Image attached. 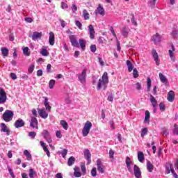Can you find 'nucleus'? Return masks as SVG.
Returning a JSON list of instances; mask_svg holds the SVG:
<instances>
[{
  "instance_id": "f257e3e1",
  "label": "nucleus",
  "mask_w": 178,
  "mask_h": 178,
  "mask_svg": "<svg viewBox=\"0 0 178 178\" xmlns=\"http://www.w3.org/2000/svg\"><path fill=\"white\" fill-rule=\"evenodd\" d=\"M109 83V79L108 76V72H104L102 79H99L97 82V90H101L102 88V84L104 88H106V84Z\"/></svg>"
},
{
  "instance_id": "f03ea898",
  "label": "nucleus",
  "mask_w": 178,
  "mask_h": 178,
  "mask_svg": "<svg viewBox=\"0 0 178 178\" xmlns=\"http://www.w3.org/2000/svg\"><path fill=\"white\" fill-rule=\"evenodd\" d=\"M13 116H15L13 111L6 110L3 114V120H4V122H10L12 119H13Z\"/></svg>"
},
{
  "instance_id": "7ed1b4c3",
  "label": "nucleus",
  "mask_w": 178,
  "mask_h": 178,
  "mask_svg": "<svg viewBox=\"0 0 178 178\" xmlns=\"http://www.w3.org/2000/svg\"><path fill=\"white\" fill-rule=\"evenodd\" d=\"M92 127V123L90 121H87L85 123V125L82 130V134L83 137H87L88 136V134L90 133V130H91V128Z\"/></svg>"
},
{
  "instance_id": "20e7f679",
  "label": "nucleus",
  "mask_w": 178,
  "mask_h": 178,
  "mask_svg": "<svg viewBox=\"0 0 178 178\" xmlns=\"http://www.w3.org/2000/svg\"><path fill=\"white\" fill-rule=\"evenodd\" d=\"M76 76L81 84H84L86 83V79H87V68H84L82 72Z\"/></svg>"
},
{
  "instance_id": "39448f33",
  "label": "nucleus",
  "mask_w": 178,
  "mask_h": 178,
  "mask_svg": "<svg viewBox=\"0 0 178 178\" xmlns=\"http://www.w3.org/2000/svg\"><path fill=\"white\" fill-rule=\"evenodd\" d=\"M69 38L72 47H76V48H80V44H79V42H77L76 36H74V35H71L69 36Z\"/></svg>"
},
{
  "instance_id": "423d86ee",
  "label": "nucleus",
  "mask_w": 178,
  "mask_h": 178,
  "mask_svg": "<svg viewBox=\"0 0 178 178\" xmlns=\"http://www.w3.org/2000/svg\"><path fill=\"white\" fill-rule=\"evenodd\" d=\"M7 99L6 92L3 89H0V104H5Z\"/></svg>"
},
{
  "instance_id": "0eeeda50",
  "label": "nucleus",
  "mask_w": 178,
  "mask_h": 178,
  "mask_svg": "<svg viewBox=\"0 0 178 178\" xmlns=\"http://www.w3.org/2000/svg\"><path fill=\"white\" fill-rule=\"evenodd\" d=\"M95 13L97 15H100L101 16H105V9H104V7L102 5L99 4L98 7L95 11Z\"/></svg>"
},
{
  "instance_id": "6e6552de",
  "label": "nucleus",
  "mask_w": 178,
  "mask_h": 178,
  "mask_svg": "<svg viewBox=\"0 0 178 178\" xmlns=\"http://www.w3.org/2000/svg\"><path fill=\"white\" fill-rule=\"evenodd\" d=\"M30 126L33 127V129H38V120L35 117L31 118Z\"/></svg>"
},
{
  "instance_id": "1a4fd4ad",
  "label": "nucleus",
  "mask_w": 178,
  "mask_h": 178,
  "mask_svg": "<svg viewBox=\"0 0 178 178\" xmlns=\"http://www.w3.org/2000/svg\"><path fill=\"white\" fill-rule=\"evenodd\" d=\"M152 55L154 58V61L156 62V66H159V56L158 55V53L156 52V50H155V49H152Z\"/></svg>"
},
{
  "instance_id": "9d476101",
  "label": "nucleus",
  "mask_w": 178,
  "mask_h": 178,
  "mask_svg": "<svg viewBox=\"0 0 178 178\" xmlns=\"http://www.w3.org/2000/svg\"><path fill=\"white\" fill-rule=\"evenodd\" d=\"M134 173L135 177L141 178V170L140 169V167H138V165H134Z\"/></svg>"
},
{
  "instance_id": "9b49d317",
  "label": "nucleus",
  "mask_w": 178,
  "mask_h": 178,
  "mask_svg": "<svg viewBox=\"0 0 178 178\" xmlns=\"http://www.w3.org/2000/svg\"><path fill=\"white\" fill-rule=\"evenodd\" d=\"M165 172L167 175H170L171 173H175V169H173V164L170 163H166L165 164Z\"/></svg>"
},
{
  "instance_id": "f8f14e48",
  "label": "nucleus",
  "mask_w": 178,
  "mask_h": 178,
  "mask_svg": "<svg viewBox=\"0 0 178 178\" xmlns=\"http://www.w3.org/2000/svg\"><path fill=\"white\" fill-rule=\"evenodd\" d=\"M84 157L88 161L87 165H90L91 163V153L88 149H86L83 152Z\"/></svg>"
},
{
  "instance_id": "ddd939ff",
  "label": "nucleus",
  "mask_w": 178,
  "mask_h": 178,
  "mask_svg": "<svg viewBox=\"0 0 178 178\" xmlns=\"http://www.w3.org/2000/svg\"><path fill=\"white\" fill-rule=\"evenodd\" d=\"M38 112L39 113V116L42 119H47V118H48V113L45 111V108L38 109Z\"/></svg>"
},
{
  "instance_id": "4468645a",
  "label": "nucleus",
  "mask_w": 178,
  "mask_h": 178,
  "mask_svg": "<svg viewBox=\"0 0 178 178\" xmlns=\"http://www.w3.org/2000/svg\"><path fill=\"white\" fill-rule=\"evenodd\" d=\"M41 37H42V32H33L32 35L33 41H35L37 40H41Z\"/></svg>"
},
{
  "instance_id": "2eb2a0df",
  "label": "nucleus",
  "mask_w": 178,
  "mask_h": 178,
  "mask_svg": "<svg viewBox=\"0 0 178 178\" xmlns=\"http://www.w3.org/2000/svg\"><path fill=\"white\" fill-rule=\"evenodd\" d=\"M150 102L153 106L154 111H155L156 108H158V102L152 95H150Z\"/></svg>"
},
{
  "instance_id": "dca6fc26",
  "label": "nucleus",
  "mask_w": 178,
  "mask_h": 178,
  "mask_svg": "<svg viewBox=\"0 0 178 178\" xmlns=\"http://www.w3.org/2000/svg\"><path fill=\"white\" fill-rule=\"evenodd\" d=\"M89 35L90 40H94V38H95V31L94 30V26L92 24L89 25Z\"/></svg>"
},
{
  "instance_id": "f3484780",
  "label": "nucleus",
  "mask_w": 178,
  "mask_h": 178,
  "mask_svg": "<svg viewBox=\"0 0 178 178\" xmlns=\"http://www.w3.org/2000/svg\"><path fill=\"white\" fill-rule=\"evenodd\" d=\"M171 50L168 51L169 55H170V58L171 59V60H172L173 62H175V51H176V48H175V45L174 44H171Z\"/></svg>"
},
{
  "instance_id": "a211bd4d",
  "label": "nucleus",
  "mask_w": 178,
  "mask_h": 178,
  "mask_svg": "<svg viewBox=\"0 0 178 178\" xmlns=\"http://www.w3.org/2000/svg\"><path fill=\"white\" fill-rule=\"evenodd\" d=\"M24 124H25V122L21 118H19L15 122V126L16 129L23 127L24 126Z\"/></svg>"
},
{
  "instance_id": "6ab92c4d",
  "label": "nucleus",
  "mask_w": 178,
  "mask_h": 178,
  "mask_svg": "<svg viewBox=\"0 0 178 178\" xmlns=\"http://www.w3.org/2000/svg\"><path fill=\"white\" fill-rule=\"evenodd\" d=\"M49 43L51 46L55 44V33L54 32L49 33Z\"/></svg>"
},
{
  "instance_id": "aec40b11",
  "label": "nucleus",
  "mask_w": 178,
  "mask_h": 178,
  "mask_svg": "<svg viewBox=\"0 0 178 178\" xmlns=\"http://www.w3.org/2000/svg\"><path fill=\"white\" fill-rule=\"evenodd\" d=\"M125 163L127 165V168H128L129 172H133V170H131V168H130V166L131 165V163H133V161H131V159H130V157L127 156L126 157V160H125Z\"/></svg>"
},
{
  "instance_id": "412c9836",
  "label": "nucleus",
  "mask_w": 178,
  "mask_h": 178,
  "mask_svg": "<svg viewBox=\"0 0 178 178\" xmlns=\"http://www.w3.org/2000/svg\"><path fill=\"white\" fill-rule=\"evenodd\" d=\"M1 131L2 133H6L7 136H9V129L5 123L1 124Z\"/></svg>"
},
{
  "instance_id": "4be33fe9",
  "label": "nucleus",
  "mask_w": 178,
  "mask_h": 178,
  "mask_svg": "<svg viewBox=\"0 0 178 178\" xmlns=\"http://www.w3.org/2000/svg\"><path fill=\"white\" fill-rule=\"evenodd\" d=\"M40 144L41 147H42L44 152H46L47 156H49V157L51 156V153L49 152V150L48 149V147H47V145H45V143H44L43 141H40Z\"/></svg>"
},
{
  "instance_id": "5701e85b",
  "label": "nucleus",
  "mask_w": 178,
  "mask_h": 178,
  "mask_svg": "<svg viewBox=\"0 0 178 178\" xmlns=\"http://www.w3.org/2000/svg\"><path fill=\"white\" fill-rule=\"evenodd\" d=\"M175 91L170 90L168 94V101L169 102H173L175 101Z\"/></svg>"
},
{
  "instance_id": "b1692460",
  "label": "nucleus",
  "mask_w": 178,
  "mask_h": 178,
  "mask_svg": "<svg viewBox=\"0 0 178 178\" xmlns=\"http://www.w3.org/2000/svg\"><path fill=\"white\" fill-rule=\"evenodd\" d=\"M87 44V42L84 39H79V47H81V49L82 51H86V44Z\"/></svg>"
},
{
  "instance_id": "393cba45",
  "label": "nucleus",
  "mask_w": 178,
  "mask_h": 178,
  "mask_svg": "<svg viewBox=\"0 0 178 178\" xmlns=\"http://www.w3.org/2000/svg\"><path fill=\"white\" fill-rule=\"evenodd\" d=\"M127 66L128 67V72L129 73H131V72H133V69L134 68V66H133V63H131V61H130V60H127Z\"/></svg>"
},
{
  "instance_id": "a878e982",
  "label": "nucleus",
  "mask_w": 178,
  "mask_h": 178,
  "mask_svg": "<svg viewBox=\"0 0 178 178\" xmlns=\"http://www.w3.org/2000/svg\"><path fill=\"white\" fill-rule=\"evenodd\" d=\"M152 40L154 41V44L161 42V35L159 33H156L154 35H153Z\"/></svg>"
},
{
  "instance_id": "bb28decb",
  "label": "nucleus",
  "mask_w": 178,
  "mask_h": 178,
  "mask_svg": "<svg viewBox=\"0 0 178 178\" xmlns=\"http://www.w3.org/2000/svg\"><path fill=\"white\" fill-rule=\"evenodd\" d=\"M97 170L101 173H104V168H102V161L101 160H97Z\"/></svg>"
},
{
  "instance_id": "cd10ccee",
  "label": "nucleus",
  "mask_w": 178,
  "mask_h": 178,
  "mask_svg": "<svg viewBox=\"0 0 178 178\" xmlns=\"http://www.w3.org/2000/svg\"><path fill=\"white\" fill-rule=\"evenodd\" d=\"M121 34L124 37H127L129 35V29H127V27L124 26L122 28Z\"/></svg>"
},
{
  "instance_id": "c85d7f7f",
  "label": "nucleus",
  "mask_w": 178,
  "mask_h": 178,
  "mask_svg": "<svg viewBox=\"0 0 178 178\" xmlns=\"http://www.w3.org/2000/svg\"><path fill=\"white\" fill-rule=\"evenodd\" d=\"M159 76L161 83H169L168 78H166V76H165V75H163L162 73L160 72L159 74Z\"/></svg>"
},
{
  "instance_id": "c756f323",
  "label": "nucleus",
  "mask_w": 178,
  "mask_h": 178,
  "mask_svg": "<svg viewBox=\"0 0 178 178\" xmlns=\"http://www.w3.org/2000/svg\"><path fill=\"white\" fill-rule=\"evenodd\" d=\"M138 159L139 162H144L145 159L144 158V153L143 152H138Z\"/></svg>"
},
{
  "instance_id": "7c9ffc66",
  "label": "nucleus",
  "mask_w": 178,
  "mask_h": 178,
  "mask_svg": "<svg viewBox=\"0 0 178 178\" xmlns=\"http://www.w3.org/2000/svg\"><path fill=\"white\" fill-rule=\"evenodd\" d=\"M1 51L3 56H8V55H9V49H8V48L2 47Z\"/></svg>"
},
{
  "instance_id": "2f4dec72",
  "label": "nucleus",
  "mask_w": 178,
  "mask_h": 178,
  "mask_svg": "<svg viewBox=\"0 0 178 178\" xmlns=\"http://www.w3.org/2000/svg\"><path fill=\"white\" fill-rule=\"evenodd\" d=\"M82 13L84 20H88L90 19V13H88V11H87V10H83Z\"/></svg>"
},
{
  "instance_id": "473e14b6",
  "label": "nucleus",
  "mask_w": 178,
  "mask_h": 178,
  "mask_svg": "<svg viewBox=\"0 0 178 178\" xmlns=\"http://www.w3.org/2000/svg\"><path fill=\"white\" fill-rule=\"evenodd\" d=\"M147 169L148 170V172H149L150 173H152V170H154V165L152 163H151V162L148 161L147 163Z\"/></svg>"
},
{
  "instance_id": "72a5a7b5",
  "label": "nucleus",
  "mask_w": 178,
  "mask_h": 178,
  "mask_svg": "<svg viewBox=\"0 0 178 178\" xmlns=\"http://www.w3.org/2000/svg\"><path fill=\"white\" fill-rule=\"evenodd\" d=\"M60 124L62 126L64 130H67V129H69V125L67 124V122L65 120H61L60 122Z\"/></svg>"
},
{
  "instance_id": "f704fd0d",
  "label": "nucleus",
  "mask_w": 178,
  "mask_h": 178,
  "mask_svg": "<svg viewBox=\"0 0 178 178\" xmlns=\"http://www.w3.org/2000/svg\"><path fill=\"white\" fill-rule=\"evenodd\" d=\"M151 117V115L149 114V111H145V123H149V118Z\"/></svg>"
},
{
  "instance_id": "c9c22d12",
  "label": "nucleus",
  "mask_w": 178,
  "mask_h": 178,
  "mask_svg": "<svg viewBox=\"0 0 178 178\" xmlns=\"http://www.w3.org/2000/svg\"><path fill=\"white\" fill-rule=\"evenodd\" d=\"M24 155H25V156L26 157L27 161H31L32 159L31 154H30L29 150H24Z\"/></svg>"
},
{
  "instance_id": "e433bc0d",
  "label": "nucleus",
  "mask_w": 178,
  "mask_h": 178,
  "mask_svg": "<svg viewBox=\"0 0 178 178\" xmlns=\"http://www.w3.org/2000/svg\"><path fill=\"white\" fill-rule=\"evenodd\" d=\"M74 176L76 177H81V172H80L79 168H74Z\"/></svg>"
},
{
  "instance_id": "4c0bfd02",
  "label": "nucleus",
  "mask_w": 178,
  "mask_h": 178,
  "mask_svg": "<svg viewBox=\"0 0 178 178\" xmlns=\"http://www.w3.org/2000/svg\"><path fill=\"white\" fill-rule=\"evenodd\" d=\"M76 161V159L74 156H71L68 159L67 165L68 166H72Z\"/></svg>"
},
{
  "instance_id": "58836bf2",
  "label": "nucleus",
  "mask_w": 178,
  "mask_h": 178,
  "mask_svg": "<svg viewBox=\"0 0 178 178\" xmlns=\"http://www.w3.org/2000/svg\"><path fill=\"white\" fill-rule=\"evenodd\" d=\"M35 175H37V172H35L34 169L30 168L29 169V177L30 178H34V176H35Z\"/></svg>"
},
{
  "instance_id": "ea45409f",
  "label": "nucleus",
  "mask_w": 178,
  "mask_h": 178,
  "mask_svg": "<svg viewBox=\"0 0 178 178\" xmlns=\"http://www.w3.org/2000/svg\"><path fill=\"white\" fill-rule=\"evenodd\" d=\"M173 136H178V125L177 124H174V129L172 130Z\"/></svg>"
},
{
  "instance_id": "a19ab883",
  "label": "nucleus",
  "mask_w": 178,
  "mask_h": 178,
  "mask_svg": "<svg viewBox=\"0 0 178 178\" xmlns=\"http://www.w3.org/2000/svg\"><path fill=\"white\" fill-rule=\"evenodd\" d=\"M147 134H148V129L143 128L142 132H141L142 138H144V137H145V136H147Z\"/></svg>"
},
{
  "instance_id": "79ce46f5",
  "label": "nucleus",
  "mask_w": 178,
  "mask_h": 178,
  "mask_svg": "<svg viewBox=\"0 0 178 178\" xmlns=\"http://www.w3.org/2000/svg\"><path fill=\"white\" fill-rule=\"evenodd\" d=\"M40 54L41 55H42V56H48V55H49V53H48V50L44 48L41 49Z\"/></svg>"
},
{
  "instance_id": "37998d69",
  "label": "nucleus",
  "mask_w": 178,
  "mask_h": 178,
  "mask_svg": "<svg viewBox=\"0 0 178 178\" xmlns=\"http://www.w3.org/2000/svg\"><path fill=\"white\" fill-rule=\"evenodd\" d=\"M55 80L54 79H51L49 82V87L50 88V90H52V88H54V86H55Z\"/></svg>"
},
{
  "instance_id": "c03bdc74",
  "label": "nucleus",
  "mask_w": 178,
  "mask_h": 178,
  "mask_svg": "<svg viewBox=\"0 0 178 178\" xmlns=\"http://www.w3.org/2000/svg\"><path fill=\"white\" fill-rule=\"evenodd\" d=\"M23 54L26 56H30V52H29V47H26L23 49Z\"/></svg>"
},
{
  "instance_id": "a18cd8bd",
  "label": "nucleus",
  "mask_w": 178,
  "mask_h": 178,
  "mask_svg": "<svg viewBox=\"0 0 178 178\" xmlns=\"http://www.w3.org/2000/svg\"><path fill=\"white\" fill-rule=\"evenodd\" d=\"M81 170L83 176H86V175L87 174V170L86 168V165H81Z\"/></svg>"
},
{
  "instance_id": "49530a36",
  "label": "nucleus",
  "mask_w": 178,
  "mask_h": 178,
  "mask_svg": "<svg viewBox=\"0 0 178 178\" xmlns=\"http://www.w3.org/2000/svg\"><path fill=\"white\" fill-rule=\"evenodd\" d=\"M133 76L134 79H137V77H138L139 74H138V71L137 70V68H134L133 70Z\"/></svg>"
},
{
  "instance_id": "de8ad7c7",
  "label": "nucleus",
  "mask_w": 178,
  "mask_h": 178,
  "mask_svg": "<svg viewBox=\"0 0 178 178\" xmlns=\"http://www.w3.org/2000/svg\"><path fill=\"white\" fill-rule=\"evenodd\" d=\"M34 67H35L34 64H31L30 65V67H29V70H28V73H29V74H31V73H33V72H34Z\"/></svg>"
},
{
  "instance_id": "09e8293b",
  "label": "nucleus",
  "mask_w": 178,
  "mask_h": 178,
  "mask_svg": "<svg viewBox=\"0 0 178 178\" xmlns=\"http://www.w3.org/2000/svg\"><path fill=\"white\" fill-rule=\"evenodd\" d=\"M42 134H43L44 138H45V140H47L48 138V137H49V132L48 131V130H44L42 132Z\"/></svg>"
},
{
  "instance_id": "8fccbe9b",
  "label": "nucleus",
  "mask_w": 178,
  "mask_h": 178,
  "mask_svg": "<svg viewBox=\"0 0 178 178\" xmlns=\"http://www.w3.org/2000/svg\"><path fill=\"white\" fill-rule=\"evenodd\" d=\"M61 155L63 158L66 159V156L67 155V149H63L61 152Z\"/></svg>"
},
{
  "instance_id": "3c124183",
  "label": "nucleus",
  "mask_w": 178,
  "mask_h": 178,
  "mask_svg": "<svg viewBox=\"0 0 178 178\" xmlns=\"http://www.w3.org/2000/svg\"><path fill=\"white\" fill-rule=\"evenodd\" d=\"M108 154H109V158H111V159H113L114 155H115V151L111 149L109 150Z\"/></svg>"
},
{
  "instance_id": "603ef678",
  "label": "nucleus",
  "mask_w": 178,
  "mask_h": 178,
  "mask_svg": "<svg viewBox=\"0 0 178 178\" xmlns=\"http://www.w3.org/2000/svg\"><path fill=\"white\" fill-rule=\"evenodd\" d=\"M131 22L133 23V24L134 26H137V21L136 20V19L134 18V14L131 13Z\"/></svg>"
},
{
  "instance_id": "864d4df0",
  "label": "nucleus",
  "mask_w": 178,
  "mask_h": 178,
  "mask_svg": "<svg viewBox=\"0 0 178 178\" xmlns=\"http://www.w3.org/2000/svg\"><path fill=\"white\" fill-rule=\"evenodd\" d=\"M151 79L149 77L147 78V91L149 92V90H151Z\"/></svg>"
},
{
  "instance_id": "5fc2aeb1",
  "label": "nucleus",
  "mask_w": 178,
  "mask_h": 178,
  "mask_svg": "<svg viewBox=\"0 0 178 178\" xmlns=\"http://www.w3.org/2000/svg\"><path fill=\"white\" fill-rule=\"evenodd\" d=\"M159 108L161 112H164L165 109H166V107L165 106V104L163 103L159 104Z\"/></svg>"
},
{
  "instance_id": "6e6d98bb",
  "label": "nucleus",
  "mask_w": 178,
  "mask_h": 178,
  "mask_svg": "<svg viewBox=\"0 0 178 178\" xmlns=\"http://www.w3.org/2000/svg\"><path fill=\"white\" fill-rule=\"evenodd\" d=\"M76 26H78V29H79V30H82L83 29V24H81V22H80V21H76L75 23Z\"/></svg>"
},
{
  "instance_id": "4d7b16f0",
  "label": "nucleus",
  "mask_w": 178,
  "mask_h": 178,
  "mask_svg": "<svg viewBox=\"0 0 178 178\" xmlns=\"http://www.w3.org/2000/svg\"><path fill=\"white\" fill-rule=\"evenodd\" d=\"M91 175L92 176V177H95V176H97V168H93L92 169Z\"/></svg>"
},
{
  "instance_id": "13d9d810",
  "label": "nucleus",
  "mask_w": 178,
  "mask_h": 178,
  "mask_svg": "<svg viewBox=\"0 0 178 178\" xmlns=\"http://www.w3.org/2000/svg\"><path fill=\"white\" fill-rule=\"evenodd\" d=\"M29 137H31L33 139L35 138V136H37V133L35 131H31L29 134Z\"/></svg>"
},
{
  "instance_id": "bf43d9fd",
  "label": "nucleus",
  "mask_w": 178,
  "mask_h": 178,
  "mask_svg": "<svg viewBox=\"0 0 178 178\" xmlns=\"http://www.w3.org/2000/svg\"><path fill=\"white\" fill-rule=\"evenodd\" d=\"M61 9H67L68 6L67 4L65 2H61V6H60Z\"/></svg>"
},
{
  "instance_id": "052dcab7",
  "label": "nucleus",
  "mask_w": 178,
  "mask_h": 178,
  "mask_svg": "<svg viewBox=\"0 0 178 178\" xmlns=\"http://www.w3.org/2000/svg\"><path fill=\"white\" fill-rule=\"evenodd\" d=\"M91 52H95L97 51V45L92 44L90 46Z\"/></svg>"
},
{
  "instance_id": "680f3d73",
  "label": "nucleus",
  "mask_w": 178,
  "mask_h": 178,
  "mask_svg": "<svg viewBox=\"0 0 178 178\" xmlns=\"http://www.w3.org/2000/svg\"><path fill=\"white\" fill-rule=\"evenodd\" d=\"M56 136L57 138H62V133L60 131H56Z\"/></svg>"
},
{
  "instance_id": "e2e57ef3",
  "label": "nucleus",
  "mask_w": 178,
  "mask_h": 178,
  "mask_svg": "<svg viewBox=\"0 0 178 178\" xmlns=\"http://www.w3.org/2000/svg\"><path fill=\"white\" fill-rule=\"evenodd\" d=\"M109 124H110L112 130H115V122H113V120L110 121Z\"/></svg>"
},
{
  "instance_id": "0e129e2a",
  "label": "nucleus",
  "mask_w": 178,
  "mask_h": 178,
  "mask_svg": "<svg viewBox=\"0 0 178 178\" xmlns=\"http://www.w3.org/2000/svg\"><path fill=\"white\" fill-rule=\"evenodd\" d=\"M136 90H138V91H140V90H141V83H140V82H137L136 83Z\"/></svg>"
},
{
  "instance_id": "69168bd1",
  "label": "nucleus",
  "mask_w": 178,
  "mask_h": 178,
  "mask_svg": "<svg viewBox=\"0 0 178 178\" xmlns=\"http://www.w3.org/2000/svg\"><path fill=\"white\" fill-rule=\"evenodd\" d=\"M163 134L164 137H166V136H168V134H169V130L168 129H164L163 130Z\"/></svg>"
},
{
  "instance_id": "338daca9",
  "label": "nucleus",
  "mask_w": 178,
  "mask_h": 178,
  "mask_svg": "<svg viewBox=\"0 0 178 178\" xmlns=\"http://www.w3.org/2000/svg\"><path fill=\"white\" fill-rule=\"evenodd\" d=\"M44 106L46 108V111H48L49 112H51V107L49 105V103L44 104Z\"/></svg>"
},
{
  "instance_id": "774afa93",
  "label": "nucleus",
  "mask_w": 178,
  "mask_h": 178,
  "mask_svg": "<svg viewBox=\"0 0 178 178\" xmlns=\"http://www.w3.org/2000/svg\"><path fill=\"white\" fill-rule=\"evenodd\" d=\"M8 172H9V173H10L11 177H13V178L16 177L15 176V173H13V171L12 170L11 168H8Z\"/></svg>"
}]
</instances>
